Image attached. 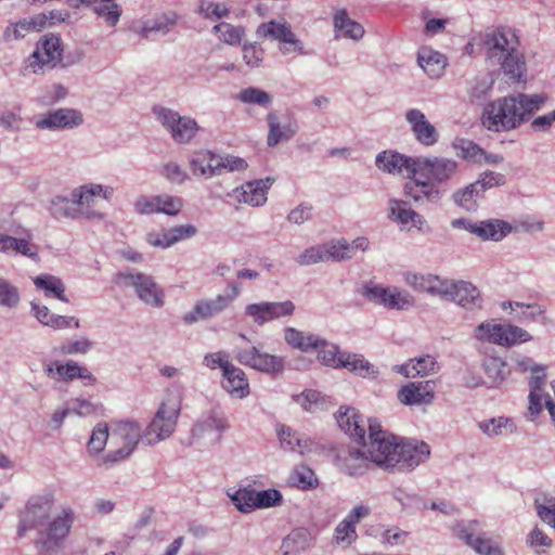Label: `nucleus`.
Instances as JSON below:
<instances>
[{
	"label": "nucleus",
	"mask_w": 555,
	"mask_h": 555,
	"mask_svg": "<svg viewBox=\"0 0 555 555\" xmlns=\"http://www.w3.org/2000/svg\"><path fill=\"white\" fill-rule=\"evenodd\" d=\"M33 282L37 289L43 292L46 297H53L68 302V298L65 296V284L60 278L52 274H40L34 278Z\"/></svg>",
	"instance_id": "e433bc0d"
},
{
	"label": "nucleus",
	"mask_w": 555,
	"mask_h": 555,
	"mask_svg": "<svg viewBox=\"0 0 555 555\" xmlns=\"http://www.w3.org/2000/svg\"><path fill=\"white\" fill-rule=\"evenodd\" d=\"M337 459L341 462L343 469L350 476L363 475L369 467V461H371L367 448L365 451L348 449L344 454H338Z\"/></svg>",
	"instance_id": "473e14b6"
},
{
	"label": "nucleus",
	"mask_w": 555,
	"mask_h": 555,
	"mask_svg": "<svg viewBox=\"0 0 555 555\" xmlns=\"http://www.w3.org/2000/svg\"><path fill=\"white\" fill-rule=\"evenodd\" d=\"M323 343L319 348H315L319 361L330 367H340V356L346 351H340L337 345L330 344L325 339H323Z\"/></svg>",
	"instance_id": "3c124183"
},
{
	"label": "nucleus",
	"mask_w": 555,
	"mask_h": 555,
	"mask_svg": "<svg viewBox=\"0 0 555 555\" xmlns=\"http://www.w3.org/2000/svg\"><path fill=\"white\" fill-rule=\"evenodd\" d=\"M108 439H111V428L107 424H96L88 441V452L93 455L100 454L104 450Z\"/></svg>",
	"instance_id": "a18cd8bd"
},
{
	"label": "nucleus",
	"mask_w": 555,
	"mask_h": 555,
	"mask_svg": "<svg viewBox=\"0 0 555 555\" xmlns=\"http://www.w3.org/2000/svg\"><path fill=\"white\" fill-rule=\"evenodd\" d=\"M284 338L288 345L305 352L312 348H319L320 345L324 344L323 338L313 334L306 335L294 327L285 328Z\"/></svg>",
	"instance_id": "58836bf2"
},
{
	"label": "nucleus",
	"mask_w": 555,
	"mask_h": 555,
	"mask_svg": "<svg viewBox=\"0 0 555 555\" xmlns=\"http://www.w3.org/2000/svg\"><path fill=\"white\" fill-rule=\"evenodd\" d=\"M282 503V494L276 489H268L262 491L255 490V509L279 506Z\"/></svg>",
	"instance_id": "13d9d810"
},
{
	"label": "nucleus",
	"mask_w": 555,
	"mask_h": 555,
	"mask_svg": "<svg viewBox=\"0 0 555 555\" xmlns=\"http://www.w3.org/2000/svg\"><path fill=\"white\" fill-rule=\"evenodd\" d=\"M457 169V163L449 158L426 157L418 159V176L426 180L418 179V202L424 197L427 202H437L440 198V191L434 183H441L449 180Z\"/></svg>",
	"instance_id": "6e6552de"
},
{
	"label": "nucleus",
	"mask_w": 555,
	"mask_h": 555,
	"mask_svg": "<svg viewBox=\"0 0 555 555\" xmlns=\"http://www.w3.org/2000/svg\"><path fill=\"white\" fill-rule=\"evenodd\" d=\"M229 498L235 507L242 513H250L255 509V489L242 488L233 493H229Z\"/></svg>",
	"instance_id": "864d4df0"
},
{
	"label": "nucleus",
	"mask_w": 555,
	"mask_h": 555,
	"mask_svg": "<svg viewBox=\"0 0 555 555\" xmlns=\"http://www.w3.org/2000/svg\"><path fill=\"white\" fill-rule=\"evenodd\" d=\"M273 182L274 179L270 177L251 180L233 189L227 194V196L234 198L237 204L259 207L264 205L267 202V194Z\"/></svg>",
	"instance_id": "4be33fe9"
},
{
	"label": "nucleus",
	"mask_w": 555,
	"mask_h": 555,
	"mask_svg": "<svg viewBox=\"0 0 555 555\" xmlns=\"http://www.w3.org/2000/svg\"><path fill=\"white\" fill-rule=\"evenodd\" d=\"M15 233L17 236L0 234V253H15L34 261H39V247L33 243V233L22 227Z\"/></svg>",
	"instance_id": "5701e85b"
},
{
	"label": "nucleus",
	"mask_w": 555,
	"mask_h": 555,
	"mask_svg": "<svg viewBox=\"0 0 555 555\" xmlns=\"http://www.w3.org/2000/svg\"><path fill=\"white\" fill-rule=\"evenodd\" d=\"M367 448L371 462L385 468H413L416 447L382 429L378 421L369 422Z\"/></svg>",
	"instance_id": "20e7f679"
},
{
	"label": "nucleus",
	"mask_w": 555,
	"mask_h": 555,
	"mask_svg": "<svg viewBox=\"0 0 555 555\" xmlns=\"http://www.w3.org/2000/svg\"><path fill=\"white\" fill-rule=\"evenodd\" d=\"M266 120L268 124L267 145L269 147H274L281 142L292 140L299 130V125L296 119L282 124L278 111L269 112Z\"/></svg>",
	"instance_id": "bb28decb"
},
{
	"label": "nucleus",
	"mask_w": 555,
	"mask_h": 555,
	"mask_svg": "<svg viewBox=\"0 0 555 555\" xmlns=\"http://www.w3.org/2000/svg\"><path fill=\"white\" fill-rule=\"evenodd\" d=\"M547 102L542 93H514L488 103L482 113V125L490 131H511L531 120Z\"/></svg>",
	"instance_id": "f03ea898"
},
{
	"label": "nucleus",
	"mask_w": 555,
	"mask_h": 555,
	"mask_svg": "<svg viewBox=\"0 0 555 555\" xmlns=\"http://www.w3.org/2000/svg\"><path fill=\"white\" fill-rule=\"evenodd\" d=\"M157 205L159 206L158 214L176 216L182 210L183 201L179 196H172L170 194H159L157 195Z\"/></svg>",
	"instance_id": "bf43d9fd"
},
{
	"label": "nucleus",
	"mask_w": 555,
	"mask_h": 555,
	"mask_svg": "<svg viewBox=\"0 0 555 555\" xmlns=\"http://www.w3.org/2000/svg\"><path fill=\"white\" fill-rule=\"evenodd\" d=\"M323 247L326 261H344L351 259L349 242L344 238L324 243Z\"/></svg>",
	"instance_id": "603ef678"
},
{
	"label": "nucleus",
	"mask_w": 555,
	"mask_h": 555,
	"mask_svg": "<svg viewBox=\"0 0 555 555\" xmlns=\"http://www.w3.org/2000/svg\"><path fill=\"white\" fill-rule=\"evenodd\" d=\"M422 17L425 20V25L423 29V35L427 38H433L437 35L444 33L446 26L448 24L447 18H436L429 17V11L424 10L422 12Z\"/></svg>",
	"instance_id": "680f3d73"
},
{
	"label": "nucleus",
	"mask_w": 555,
	"mask_h": 555,
	"mask_svg": "<svg viewBox=\"0 0 555 555\" xmlns=\"http://www.w3.org/2000/svg\"><path fill=\"white\" fill-rule=\"evenodd\" d=\"M212 33L218 35L220 41L229 46H240L245 36V28L222 22L212 27Z\"/></svg>",
	"instance_id": "37998d69"
},
{
	"label": "nucleus",
	"mask_w": 555,
	"mask_h": 555,
	"mask_svg": "<svg viewBox=\"0 0 555 555\" xmlns=\"http://www.w3.org/2000/svg\"><path fill=\"white\" fill-rule=\"evenodd\" d=\"M388 218L398 223L401 231H410L416 212L408 201L390 198L388 201Z\"/></svg>",
	"instance_id": "72a5a7b5"
},
{
	"label": "nucleus",
	"mask_w": 555,
	"mask_h": 555,
	"mask_svg": "<svg viewBox=\"0 0 555 555\" xmlns=\"http://www.w3.org/2000/svg\"><path fill=\"white\" fill-rule=\"evenodd\" d=\"M451 225L456 229H464L482 241L500 242L512 232V225L500 219H488L473 221L470 219H454Z\"/></svg>",
	"instance_id": "a211bd4d"
},
{
	"label": "nucleus",
	"mask_w": 555,
	"mask_h": 555,
	"mask_svg": "<svg viewBox=\"0 0 555 555\" xmlns=\"http://www.w3.org/2000/svg\"><path fill=\"white\" fill-rule=\"evenodd\" d=\"M527 543L530 547L535 548L537 553L541 554L552 546V539L540 528L535 527L527 535Z\"/></svg>",
	"instance_id": "338daca9"
},
{
	"label": "nucleus",
	"mask_w": 555,
	"mask_h": 555,
	"mask_svg": "<svg viewBox=\"0 0 555 555\" xmlns=\"http://www.w3.org/2000/svg\"><path fill=\"white\" fill-rule=\"evenodd\" d=\"M53 508V495L40 494L31 496L18 511L16 534L23 539L29 531H36L34 547L38 555H57L76 519V513L70 506L62 507L52 518Z\"/></svg>",
	"instance_id": "f257e3e1"
},
{
	"label": "nucleus",
	"mask_w": 555,
	"mask_h": 555,
	"mask_svg": "<svg viewBox=\"0 0 555 555\" xmlns=\"http://www.w3.org/2000/svg\"><path fill=\"white\" fill-rule=\"evenodd\" d=\"M418 143L431 146L438 142V132L436 128L427 121L425 115L418 111L417 117Z\"/></svg>",
	"instance_id": "5fc2aeb1"
},
{
	"label": "nucleus",
	"mask_w": 555,
	"mask_h": 555,
	"mask_svg": "<svg viewBox=\"0 0 555 555\" xmlns=\"http://www.w3.org/2000/svg\"><path fill=\"white\" fill-rule=\"evenodd\" d=\"M448 66L444 54L430 48H422L418 51V67L431 79H439Z\"/></svg>",
	"instance_id": "c85d7f7f"
},
{
	"label": "nucleus",
	"mask_w": 555,
	"mask_h": 555,
	"mask_svg": "<svg viewBox=\"0 0 555 555\" xmlns=\"http://www.w3.org/2000/svg\"><path fill=\"white\" fill-rule=\"evenodd\" d=\"M229 427L227 418L216 412L203 415L193 426L192 437L197 440L209 438L210 442L218 443L221 434Z\"/></svg>",
	"instance_id": "a878e982"
},
{
	"label": "nucleus",
	"mask_w": 555,
	"mask_h": 555,
	"mask_svg": "<svg viewBox=\"0 0 555 555\" xmlns=\"http://www.w3.org/2000/svg\"><path fill=\"white\" fill-rule=\"evenodd\" d=\"M192 175L196 178L211 179L224 172H241L247 169L244 158L230 154H217L209 150H198L189 158Z\"/></svg>",
	"instance_id": "423d86ee"
},
{
	"label": "nucleus",
	"mask_w": 555,
	"mask_h": 555,
	"mask_svg": "<svg viewBox=\"0 0 555 555\" xmlns=\"http://www.w3.org/2000/svg\"><path fill=\"white\" fill-rule=\"evenodd\" d=\"M479 429L489 438L504 435L506 431L513 433L515 427L508 418H490L478 424Z\"/></svg>",
	"instance_id": "de8ad7c7"
},
{
	"label": "nucleus",
	"mask_w": 555,
	"mask_h": 555,
	"mask_svg": "<svg viewBox=\"0 0 555 555\" xmlns=\"http://www.w3.org/2000/svg\"><path fill=\"white\" fill-rule=\"evenodd\" d=\"M310 542L311 535L308 530L298 528L283 539L280 550L282 555H297L308 550Z\"/></svg>",
	"instance_id": "c9c22d12"
},
{
	"label": "nucleus",
	"mask_w": 555,
	"mask_h": 555,
	"mask_svg": "<svg viewBox=\"0 0 555 555\" xmlns=\"http://www.w3.org/2000/svg\"><path fill=\"white\" fill-rule=\"evenodd\" d=\"M234 354L240 364L261 373L276 375L284 371V359L282 357L263 352L255 346L236 348Z\"/></svg>",
	"instance_id": "f3484780"
},
{
	"label": "nucleus",
	"mask_w": 555,
	"mask_h": 555,
	"mask_svg": "<svg viewBox=\"0 0 555 555\" xmlns=\"http://www.w3.org/2000/svg\"><path fill=\"white\" fill-rule=\"evenodd\" d=\"M478 525L477 520L457 522L453 527V533L479 555H504V550L499 543L487 538L485 533L476 534Z\"/></svg>",
	"instance_id": "6ab92c4d"
},
{
	"label": "nucleus",
	"mask_w": 555,
	"mask_h": 555,
	"mask_svg": "<svg viewBox=\"0 0 555 555\" xmlns=\"http://www.w3.org/2000/svg\"><path fill=\"white\" fill-rule=\"evenodd\" d=\"M482 365L487 376L493 383H502L509 374L506 362L499 357H486Z\"/></svg>",
	"instance_id": "49530a36"
},
{
	"label": "nucleus",
	"mask_w": 555,
	"mask_h": 555,
	"mask_svg": "<svg viewBox=\"0 0 555 555\" xmlns=\"http://www.w3.org/2000/svg\"><path fill=\"white\" fill-rule=\"evenodd\" d=\"M83 115L75 108H56L40 115L35 120V126L42 130L74 129L82 125Z\"/></svg>",
	"instance_id": "412c9836"
},
{
	"label": "nucleus",
	"mask_w": 555,
	"mask_h": 555,
	"mask_svg": "<svg viewBox=\"0 0 555 555\" xmlns=\"http://www.w3.org/2000/svg\"><path fill=\"white\" fill-rule=\"evenodd\" d=\"M141 438L143 439V431L137 422L118 421L112 423L111 443L116 449L102 456L98 465L111 468L125 461L133 453Z\"/></svg>",
	"instance_id": "0eeeda50"
},
{
	"label": "nucleus",
	"mask_w": 555,
	"mask_h": 555,
	"mask_svg": "<svg viewBox=\"0 0 555 555\" xmlns=\"http://www.w3.org/2000/svg\"><path fill=\"white\" fill-rule=\"evenodd\" d=\"M42 367L46 375L51 379L64 383L69 382L66 363L60 361H43Z\"/></svg>",
	"instance_id": "0e129e2a"
},
{
	"label": "nucleus",
	"mask_w": 555,
	"mask_h": 555,
	"mask_svg": "<svg viewBox=\"0 0 555 555\" xmlns=\"http://www.w3.org/2000/svg\"><path fill=\"white\" fill-rule=\"evenodd\" d=\"M244 313L258 326H262L266 323L273 321L270 301L248 304L245 307Z\"/></svg>",
	"instance_id": "09e8293b"
},
{
	"label": "nucleus",
	"mask_w": 555,
	"mask_h": 555,
	"mask_svg": "<svg viewBox=\"0 0 555 555\" xmlns=\"http://www.w3.org/2000/svg\"><path fill=\"white\" fill-rule=\"evenodd\" d=\"M21 296L18 288L8 280L0 276V306L5 308H15L20 302Z\"/></svg>",
	"instance_id": "6e6d98bb"
},
{
	"label": "nucleus",
	"mask_w": 555,
	"mask_h": 555,
	"mask_svg": "<svg viewBox=\"0 0 555 555\" xmlns=\"http://www.w3.org/2000/svg\"><path fill=\"white\" fill-rule=\"evenodd\" d=\"M224 389L233 397L243 399L249 395V384L245 372L231 364L224 367Z\"/></svg>",
	"instance_id": "2f4dec72"
},
{
	"label": "nucleus",
	"mask_w": 555,
	"mask_h": 555,
	"mask_svg": "<svg viewBox=\"0 0 555 555\" xmlns=\"http://www.w3.org/2000/svg\"><path fill=\"white\" fill-rule=\"evenodd\" d=\"M31 311L35 318L46 326H50L54 330H62L74 326L78 328L80 326L79 320L75 317H64L53 314L47 306L38 302H31Z\"/></svg>",
	"instance_id": "c756f323"
},
{
	"label": "nucleus",
	"mask_w": 555,
	"mask_h": 555,
	"mask_svg": "<svg viewBox=\"0 0 555 555\" xmlns=\"http://www.w3.org/2000/svg\"><path fill=\"white\" fill-rule=\"evenodd\" d=\"M423 292L453 301L465 309L481 307L480 293L476 286L465 281L442 280L438 275H423L418 282Z\"/></svg>",
	"instance_id": "39448f33"
},
{
	"label": "nucleus",
	"mask_w": 555,
	"mask_h": 555,
	"mask_svg": "<svg viewBox=\"0 0 555 555\" xmlns=\"http://www.w3.org/2000/svg\"><path fill=\"white\" fill-rule=\"evenodd\" d=\"M237 99L243 103L256 104L264 108L269 107L273 102V96L270 93L256 87L243 89L238 93Z\"/></svg>",
	"instance_id": "8fccbe9b"
},
{
	"label": "nucleus",
	"mask_w": 555,
	"mask_h": 555,
	"mask_svg": "<svg viewBox=\"0 0 555 555\" xmlns=\"http://www.w3.org/2000/svg\"><path fill=\"white\" fill-rule=\"evenodd\" d=\"M227 301L228 299L222 298L221 294L217 295L215 298L199 299L190 311L183 314L182 320L186 325L211 320L229 308Z\"/></svg>",
	"instance_id": "b1692460"
},
{
	"label": "nucleus",
	"mask_w": 555,
	"mask_h": 555,
	"mask_svg": "<svg viewBox=\"0 0 555 555\" xmlns=\"http://www.w3.org/2000/svg\"><path fill=\"white\" fill-rule=\"evenodd\" d=\"M333 24L335 38H348L360 40L364 36V28L358 22L348 16L346 9H339L334 13Z\"/></svg>",
	"instance_id": "7c9ffc66"
},
{
	"label": "nucleus",
	"mask_w": 555,
	"mask_h": 555,
	"mask_svg": "<svg viewBox=\"0 0 555 555\" xmlns=\"http://www.w3.org/2000/svg\"><path fill=\"white\" fill-rule=\"evenodd\" d=\"M325 250L323 244L311 246L305 249L298 257L297 262L300 266H310L318 262H325Z\"/></svg>",
	"instance_id": "69168bd1"
},
{
	"label": "nucleus",
	"mask_w": 555,
	"mask_h": 555,
	"mask_svg": "<svg viewBox=\"0 0 555 555\" xmlns=\"http://www.w3.org/2000/svg\"><path fill=\"white\" fill-rule=\"evenodd\" d=\"M62 40L60 37L43 36L37 43L36 50L27 59L26 69L33 74H43L61 61Z\"/></svg>",
	"instance_id": "4468645a"
},
{
	"label": "nucleus",
	"mask_w": 555,
	"mask_h": 555,
	"mask_svg": "<svg viewBox=\"0 0 555 555\" xmlns=\"http://www.w3.org/2000/svg\"><path fill=\"white\" fill-rule=\"evenodd\" d=\"M482 192L475 182L466 185L464 189L457 190L453 194L454 203L467 211L477 209V201L482 197Z\"/></svg>",
	"instance_id": "a19ab883"
},
{
	"label": "nucleus",
	"mask_w": 555,
	"mask_h": 555,
	"mask_svg": "<svg viewBox=\"0 0 555 555\" xmlns=\"http://www.w3.org/2000/svg\"><path fill=\"white\" fill-rule=\"evenodd\" d=\"M475 336L479 340H487L501 346H511L532 339V336L519 326L489 322L478 325L475 330Z\"/></svg>",
	"instance_id": "2eb2a0df"
},
{
	"label": "nucleus",
	"mask_w": 555,
	"mask_h": 555,
	"mask_svg": "<svg viewBox=\"0 0 555 555\" xmlns=\"http://www.w3.org/2000/svg\"><path fill=\"white\" fill-rule=\"evenodd\" d=\"M72 204L77 206L78 212L81 211L87 218L103 219V215L91 207L95 203L98 193L95 190V183H89L72 190Z\"/></svg>",
	"instance_id": "cd10ccee"
},
{
	"label": "nucleus",
	"mask_w": 555,
	"mask_h": 555,
	"mask_svg": "<svg viewBox=\"0 0 555 555\" xmlns=\"http://www.w3.org/2000/svg\"><path fill=\"white\" fill-rule=\"evenodd\" d=\"M505 182V176L503 173L495 171H485L483 173L480 175L479 179L475 181V183L479 188V191H481L482 194L489 189L504 185Z\"/></svg>",
	"instance_id": "774afa93"
},
{
	"label": "nucleus",
	"mask_w": 555,
	"mask_h": 555,
	"mask_svg": "<svg viewBox=\"0 0 555 555\" xmlns=\"http://www.w3.org/2000/svg\"><path fill=\"white\" fill-rule=\"evenodd\" d=\"M360 294L370 302L380 305L388 309H408L414 301L413 296L405 291L385 287L373 282L365 283Z\"/></svg>",
	"instance_id": "dca6fc26"
},
{
	"label": "nucleus",
	"mask_w": 555,
	"mask_h": 555,
	"mask_svg": "<svg viewBox=\"0 0 555 555\" xmlns=\"http://www.w3.org/2000/svg\"><path fill=\"white\" fill-rule=\"evenodd\" d=\"M152 112L155 119L170 134L173 142L178 144H189L201 129L194 118L182 116L172 108L155 105Z\"/></svg>",
	"instance_id": "f8f14e48"
},
{
	"label": "nucleus",
	"mask_w": 555,
	"mask_h": 555,
	"mask_svg": "<svg viewBox=\"0 0 555 555\" xmlns=\"http://www.w3.org/2000/svg\"><path fill=\"white\" fill-rule=\"evenodd\" d=\"M160 175L173 184H183L189 180V173L179 164L169 162L163 165Z\"/></svg>",
	"instance_id": "052dcab7"
},
{
	"label": "nucleus",
	"mask_w": 555,
	"mask_h": 555,
	"mask_svg": "<svg viewBox=\"0 0 555 555\" xmlns=\"http://www.w3.org/2000/svg\"><path fill=\"white\" fill-rule=\"evenodd\" d=\"M46 21H38V18H24L16 23L10 24L3 31V40L11 42L25 38L30 31L40 30L44 27Z\"/></svg>",
	"instance_id": "4c0bfd02"
},
{
	"label": "nucleus",
	"mask_w": 555,
	"mask_h": 555,
	"mask_svg": "<svg viewBox=\"0 0 555 555\" xmlns=\"http://www.w3.org/2000/svg\"><path fill=\"white\" fill-rule=\"evenodd\" d=\"M198 12L207 20H221L227 17L230 9L224 3L202 0L198 7Z\"/></svg>",
	"instance_id": "4d7b16f0"
},
{
	"label": "nucleus",
	"mask_w": 555,
	"mask_h": 555,
	"mask_svg": "<svg viewBox=\"0 0 555 555\" xmlns=\"http://www.w3.org/2000/svg\"><path fill=\"white\" fill-rule=\"evenodd\" d=\"M113 282L122 288H132L145 305L160 308L165 304V293L155 279L134 269L121 270L113 276Z\"/></svg>",
	"instance_id": "1a4fd4ad"
},
{
	"label": "nucleus",
	"mask_w": 555,
	"mask_h": 555,
	"mask_svg": "<svg viewBox=\"0 0 555 555\" xmlns=\"http://www.w3.org/2000/svg\"><path fill=\"white\" fill-rule=\"evenodd\" d=\"M372 418L364 420L363 416L352 408L341 406L337 415L338 426L352 439L362 446H366V428Z\"/></svg>",
	"instance_id": "393cba45"
},
{
	"label": "nucleus",
	"mask_w": 555,
	"mask_h": 555,
	"mask_svg": "<svg viewBox=\"0 0 555 555\" xmlns=\"http://www.w3.org/2000/svg\"><path fill=\"white\" fill-rule=\"evenodd\" d=\"M178 18L179 16L176 12H165L155 16L152 18L154 34H168L176 26Z\"/></svg>",
	"instance_id": "e2e57ef3"
},
{
	"label": "nucleus",
	"mask_w": 555,
	"mask_h": 555,
	"mask_svg": "<svg viewBox=\"0 0 555 555\" xmlns=\"http://www.w3.org/2000/svg\"><path fill=\"white\" fill-rule=\"evenodd\" d=\"M180 411L181 405L178 398H168L163 401L143 431V441L153 446L168 439L176 430Z\"/></svg>",
	"instance_id": "9d476101"
},
{
	"label": "nucleus",
	"mask_w": 555,
	"mask_h": 555,
	"mask_svg": "<svg viewBox=\"0 0 555 555\" xmlns=\"http://www.w3.org/2000/svg\"><path fill=\"white\" fill-rule=\"evenodd\" d=\"M340 367L347 369L349 372L366 378H376L378 369L364 359L362 354L346 352L340 356Z\"/></svg>",
	"instance_id": "f704fd0d"
},
{
	"label": "nucleus",
	"mask_w": 555,
	"mask_h": 555,
	"mask_svg": "<svg viewBox=\"0 0 555 555\" xmlns=\"http://www.w3.org/2000/svg\"><path fill=\"white\" fill-rule=\"evenodd\" d=\"M256 35L276 41L279 51L284 56L309 54V51L305 49L304 42L293 31L292 25L285 18L261 23L257 27Z\"/></svg>",
	"instance_id": "9b49d317"
},
{
	"label": "nucleus",
	"mask_w": 555,
	"mask_h": 555,
	"mask_svg": "<svg viewBox=\"0 0 555 555\" xmlns=\"http://www.w3.org/2000/svg\"><path fill=\"white\" fill-rule=\"evenodd\" d=\"M375 166L383 173L401 176L410 179L405 186V193L411 194L416 185L414 177L416 176V159L405 156L396 150H384L375 156Z\"/></svg>",
	"instance_id": "ddd939ff"
},
{
	"label": "nucleus",
	"mask_w": 555,
	"mask_h": 555,
	"mask_svg": "<svg viewBox=\"0 0 555 555\" xmlns=\"http://www.w3.org/2000/svg\"><path fill=\"white\" fill-rule=\"evenodd\" d=\"M72 196H55L49 203V211L55 219L72 218L78 216V209L72 206Z\"/></svg>",
	"instance_id": "c03bdc74"
},
{
	"label": "nucleus",
	"mask_w": 555,
	"mask_h": 555,
	"mask_svg": "<svg viewBox=\"0 0 555 555\" xmlns=\"http://www.w3.org/2000/svg\"><path fill=\"white\" fill-rule=\"evenodd\" d=\"M482 49L486 61L492 66H500L511 79L520 81L526 73V62L519 52V40L508 27H489L482 35Z\"/></svg>",
	"instance_id": "7ed1b4c3"
},
{
	"label": "nucleus",
	"mask_w": 555,
	"mask_h": 555,
	"mask_svg": "<svg viewBox=\"0 0 555 555\" xmlns=\"http://www.w3.org/2000/svg\"><path fill=\"white\" fill-rule=\"evenodd\" d=\"M90 4L93 7L94 13L103 18L109 27H115L118 24L122 13L119 4L113 0H93Z\"/></svg>",
	"instance_id": "ea45409f"
},
{
	"label": "nucleus",
	"mask_w": 555,
	"mask_h": 555,
	"mask_svg": "<svg viewBox=\"0 0 555 555\" xmlns=\"http://www.w3.org/2000/svg\"><path fill=\"white\" fill-rule=\"evenodd\" d=\"M370 515L371 508L367 505L358 504L353 506L335 527L333 543L343 548L351 546L358 539L357 525Z\"/></svg>",
	"instance_id": "aec40b11"
},
{
	"label": "nucleus",
	"mask_w": 555,
	"mask_h": 555,
	"mask_svg": "<svg viewBox=\"0 0 555 555\" xmlns=\"http://www.w3.org/2000/svg\"><path fill=\"white\" fill-rule=\"evenodd\" d=\"M93 348V343L86 336L67 339L54 348L59 356L87 354Z\"/></svg>",
	"instance_id": "79ce46f5"
}]
</instances>
